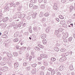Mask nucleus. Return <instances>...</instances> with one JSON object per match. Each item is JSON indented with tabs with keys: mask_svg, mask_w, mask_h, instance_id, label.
I'll list each match as a JSON object with an SVG mask.
<instances>
[{
	"mask_svg": "<svg viewBox=\"0 0 75 75\" xmlns=\"http://www.w3.org/2000/svg\"><path fill=\"white\" fill-rule=\"evenodd\" d=\"M21 26V24H17L16 23V24H15L13 26L14 28V29H17L18 27H19L20 28Z\"/></svg>",
	"mask_w": 75,
	"mask_h": 75,
	"instance_id": "f257e3e1",
	"label": "nucleus"
},
{
	"mask_svg": "<svg viewBox=\"0 0 75 75\" xmlns=\"http://www.w3.org/2000/svg\"><path fill=\"white\" fill-rule=\"evenodd\" d=\"M57 4H54V6L53 7V9L55 10H58V7Z\"/></svg>",
	"mask_w": 75,
	"mask_h": 75,
	"instance_id": "f03ea898",
	"label": "nucleus"
},
{
	"mask_svg": "<svg viewBox=\"0 0 75 75\" xmlns=\"http://www.w3.org/2000/svg\"><path fill=\"white\" fill-rule=\"evenodd\" d=\"M67 57H64L60 58L59 59V61L60 62H63V61H65Z\"/></svg>",
	"mask_w": 75,
	"mask_h": 75,
	"instance_id": "7ed1b4c3",
	"label": "nucleus"
},
{
	"mask_svg": "<svg viewBox=\"0 0 75 75\" xmlns=\"http://www.w3.org/2000/svg\"><path fill=\"white\" fill-rule=\"evenodd\" d=\"M40 56L42 58H46L47 57V55L45 54H42L40 55Z\"/></svg>",
	"mask_w": 75,
	"mask_h": 75,
	"instance_id": "20e7f679",
	"label": "nucleus"
},
{
	"mask_svg": "<svg viewBox=\"0 0 75 75\" xmlns=\"http://www.w3.org/2000/svg\"><path fill=\"white\" fill-rule=\"evenodd\" d=\"M68 33H66L64 34V36H63V38H68Z\"/></svg>",
	"mask_w": 75,
	"mask_h": 75,
	"instance_id": "39448f33",
	"label": "nucleus"
},
{
	"mask_svg": "<svg viewBox=\"0 0 75 75\" xmlns=\"http://www.w3.org/2000/svg\"><path fill=\"white\" fill-rule=\"evenodd\" d=\"M25 15L24 14L21 13V16H19L18 18H23L25 17Z\"/></svg>",
	"mask_w": 75,
	"mask_h": 75,
	"instance_id": "423d86ee",
	"label": "nucleus"
},
{
	"mask_svg": "<svg viewBox=\"0 0 75 75\" xmlns=\"http://www.w3.org/2000/svg\"><path fill=\"white\" fill-rule=\"evenodd\" d=\"M21 14H22L21 12H16V13H15V16H18H18H21Z\"/></svg>",
	"mask_w": 75,
	"mask_h": 75,
	"instance_id": "0eeeda50",
	"label": "nucleus"
},
{
	"mask_svg": "<svg viewBox=\"0 0 75 75\" xmlns=\"http://www.w3.org/2000/svg\"><path fill=\"white\" fill-rule=\"evenodd\" d=\"M6 54L8 57L11 58V57H13V55L12 54H11V53H7Z\"/></svg>",
	"mask_w": 75,
	"mask_h": 75,
	"instance_id": "6e6552de",
	"label": "nucleus"
},
{
	"mask_svg": "<svg viewBox=\"0 0 75 75\" xmlns=\"http://www.w3.org/2000/svg\"><path fill=\"white\" fill-rule=\"evenodd\" d=\"M41 38L44 39L46 37V35L45 34H43L41 36Z\"/></svg>",
	"mask_w": 75,
	"mask_h": 75,
	"instance_id": "1a4fd4ad",
	"label": "nucleus"
},
{
	"mask_svg": "<svg viewBox=\"0 0 75 75\" xmlns=\"http://www.w3.org/2000/svg\"><path fill=\"white\" fill-rule=\"evenodd\" d=\"M8 20V17H6L3 20V22H6Z\"/></svg>",
	"mask_w": 75,
	"mask_h": 75,
	"instance_id": "9d476101",
	"label": "nucleus"
},
{
	"mask_svg": "<svg viewBox=\"0 0 75 75\" xmlns=\"http://www.w3.org/2000/svg\"><path fill=\"white\" fill-rule=\"evenodd\" d=\"M33 29L34 31H38V28L37 26H34Z\"/></svg>",
	"mask_w": 75,
	"mask_h": 75,
	"instance_id": "9b49d317",
	"label": "nucleus"
},
{
	"mask_svg": "<svg viewBox=\"0 0 75 75\" xmlns=\"http://www.w3.org/2000/svg\"><path fill=\"white\" fill-rule=\"evenodd\" d=\"M54 50L56 51L57 52L59 51V49L57 47H54Z\"/></svg>",
	"mask_w": 75,
	"mask_h": 75,
	"instance_id": "f8f14e48",
	"label": "nucleus"
},
{
	"mask_svg": "<svg viewBox=\"0 0 75 75\" xmlns=\"http://www.w3.org/2000/svg\"><path fill=\"white\" fill-rule=\"evenodd\" d=\"M31 73L33 74H35V73H36V70L35 69H33L31 71Z\"/></svg>",
	"mask_w": 75,
	"mask_h": 75,
	"instance_id": "ddd939ff",
	"label": "nucleus"
},
{
	"mask_svg": "<svg viewBox=\"0 0 75 75\" xmlns=\"http://www.w3.org/2000/svg\"><path fill=\"white\" fill-rule=\"evenodd\" d=\"M46 21V19H45V18H43L41 20V22L42 23H45Z\"/></svg>",
	"mask_w": 75,
	"mask_h": 75,
	"instance_id": "4468645a",
	"label": "nucleus"
},
{
	"mask_svg": "<svg viewBox=\"0 0 75 75\" xmlns=\"http://www.w3.org/2000/svg\"><path fill=\"white\" fill-rule=\"evenodd\" d=\"M37 12H35L33 13V18H35L36 17V15H37Z\"/></svg>",
	"mask_w": 75,
	"mask_h": 75,
	"instance_id": "2eb2a0df",
	"label": "nucleus"
},
{
	"mask_svg": "<svg viewBox=\"0 0 75 75\" xmlns=\"http://www.w3.org/2000/svg\"><path fill=\"white\" fill-rule=\"evenodd\" d=\"M38 65L40 66V67H41L42 66V61L39 62H38Z\"/></svg>",
	"mask_w": 75,
	"mask_h": 75,
	"instance_id": "dca6fc26",
	"label": "nucleus"
},
{
	"mask_svg": "<svg viewBox=\"0 0 75 75\" xmlns=\"http://www.w3.org/2000/svg\"><path fill=\"white\" fill-rule=\"evenodd\" d=\"M42 42L43 44H46L47 43V40H46V39H43L42 40Z\"/></svg>",
	"mask_w": 75,
	"mask_h": 75,
	"instance_id": "f3484780",
	"label": "nucleus"
},
{
	"mask_svg": "<svg viewBox=\"0 0 75 75\" xmlns=\"http://www.w3.org/2000/svg\"><path fill=\"white\" fill-rule=\"evenodd\" d=\"M14 67H16V68L17 67H18V64L17 63V62H16L14 64Z\"/></svg>",
	"mask_w": 75,
	"mask_h": 75,
	"instance_id": "a211bd4d",
	"label": "nucleus"
},
{
	"mask_svg": "<svg viewBox=\"0 0 75 75\" xmlns=\"http://www.w3.org/2000/svg\"><path fill=\"white\" fill-rule=\"evenodd\" d=\"M59 69L60 70V71H62L64 69V67L62 66H61L59 68Z\"/></svg>",
	"mask_w": 75,
	"mask_h": 75,
	"instance_id": "6ab92c4d",
	"label": "nucleus"
},
{
	"mask_svg": "<svg viewBox=\"0 0 75 75\" xmlns=\"http://www.w3.org/2000/svg\"><path fill=\"white\" fill-rule=\"evenodd\" d=\"M55 74V70L54 69H53L51 72V74L52 75H54Z\"/></svg>",
	"mask_w": 75,
	"mask_h": 75,
	"instance_id": "aec40b11",
	"label": "nucleus"
},
{
	"mask_svg": "<svg viewBox=\"0 0 75 75\" xmlns=\"http://www.w3.org/2000/svg\"><path fill=\"white\" fill-rule=\"evenodd\" d=\"M60 24H63V25H65V22L64 21H62L60 22Z\"/></svg>",
	"mask_w": 75,
	"mask_h": 75,
	"instance_id": "412c9836",
	"label": "nucleus"
},
{
	"mask_svg": "<svg viewBox=\"0 0 75 75\" xmlns=\"http://www.w3.org/2000/svg\"><path fill=\"white\" fill-rule=\"evenodd\" d=\"M51 60L52 62H54L56 60V59L55 58L52 57L51 58Z\"/></svg>",
	"mask_w": 75,
	"mask_h": 75,
	"instance_id": "4be33fe9",
	"label": "nucleus"
},
{
	"mask_svg": "<svg viewBox=\"0 0 75 75\" xmlns=\"http://www.w3.org/2000/svg\"><path fill=\"white\" fill-rule=\"evenodd\" d=\"M44 16V14H43V13L42 12H41L39 14V16L40 17H42Z\"/></svg>",
	"mask_w": 75,
	"mask_h": 75,
	"instance_id": "5701e85b",
	"label": "nucleus"
},
{
	"mask_svg": "<svg viewBox=\"0 0 75 75\" xmlns=\"http://www.w3.org/2000/svg\"><path fill=\"white\" fill-rule=\"evenodd\" d=\"M35 50H38V51H39V50H40V48L37 47H35Z\"/></svg>",
	"mask_w": 75,
	"mask_h": 75,
	"instance_id": "b1692460",
	"label": "nucleus"
},
{
	"mask_svg": "<svg viewBox=\"0 0 75 75\" xmlns=\"http://www.w3.org/2000/svg\"><path fill=\"white\" fill-rule=\"evenodd\" d=\"M6 64V63L5 62H3L1 63H0V65H5Z\"/></svg>",
	"mask_w": 75,
	"mask_h": 75,
	"instance_id": "393cba45",
	"label": "nucleus"
},
{
	"mask_svg": "<svg viewBox=\"0 0 75 75\" xmlns=\"http://www.w3.org/2000/svg\"><path fill=\"white\" fill-rule=\"evenodd\" d=\"M31 55L32 56H33V58H34L35 57V54H34V52H31Z\"/></svg>",
	"mask_w": 75,
	"mask_h": 75,
	"instance_id": "a878e982",
	"label": "nucleus"
},
{
	"mask_svg": "<svg viewBox=\"0 0 75 75\" xmlns=\"http://www.w3.org/2000/svg\"><path fill=\"white\" fill-rule=\"evenodd\" d=\"M49 15H50V13L48 12L46 13L45 14V17H48V16H49Z\"/></svg>",
	"mask_w": 75,
	"mask_h": 75,
	"instance_id": "bb28decb",
	"label": "nucleus"
},
{
	"mask_svg": "<svg viewBox=\"0 0 75 75\" xmlns=\"http://www.w3.org/2000/svg\"><path fill=\"white\" fill-rule=\"evenodd\" d=\"M38 46L40 47V48H44V46L42 45L39 44L38 45Z\"/></svg>",
	"mask_w": 75,
	"mask_h": 75,
	"instance_id": "cd10ccee",
	"label": "nucleus"
},
{
	"mask_svg": "<svg viewBox=\"0 0 75 75\" xmlns=\"http://www.w3.org/2000/svg\"><path fill=\"white\" fill-rule=\"evenodd\" d=\"M6 67H4V68H2V70H1L2 72H4V71H6Z\"/></svg>",
	"mask_w": 75,
	"mask_h": 75,
	"instance_id": "c85d7f7f",
	"label": "nucleus"
},
{
	"mask_svg": "<svg viewBox=\"0 0 75 75\" xmlns=\"http://www.w3.org/2000/svg\"><path fill=\"white\" fill-rule=\"evenodd\" d=\"M72 38H73L72 37H70L68 39V40L70 42H71V41H72Z\"/></svg>",
	"mask_w": 75,
	"mask_h": 75,
	"instance_id": "c756f323",
	"label": "nucleus"
},
{
	"mask_svg": "<svg viewBox=\"0 0 75 75\" xmlns=\"http://www.w3.org/2000/svg\"><path fill=\"white\" fill-rule=\"evenodd\" d=\"M29 31L30 33H32V29H31V27H30L29 28Z\"/></svg>",
	"mask_w": 75,
	"mask_h": 75,
	"instance_id": "7c9ffc66",
	"label": "nucleus"
},
{
	"mask_svg": "<svg viewBox=\"0 0 75 75\" xmlns=\"http://www.w3.org/2000/svg\"><path fill=\"white\" fill-rule=\"evenodd\" d=\"M13 54L14 56H16L18 55V53L17 52H14L13 53Z\"/></svg>",
	"mask_w": 75,
	"mask_h": 75,
	"instance_id": "2f4dec72",
	"label": "nucleus"
},
{
	"mask_svg": "<svg viewBox=\"0 0 75 75\" xmlns=\"http://www.w3.org/2000/svg\"><path fill=\"white\" fill-rule=\"evenodd\" d=\"M45 5H44L43 4L41 5L40 7L42 8H45Z\"/></svg>",
	"mask_w": 75,
	"mask_h": 75,
	"instance_id": "473e14b6",
	"label": "nucleus"
},
{
	"mask_svg": "<svg viewBox=\"0 0 75 75\" xmlns=\"http://www.w3.org/2000/svg\"><path fill=\"white\" fill-rule=\"evenodd\" d=\"M18 40V38H16L14 39L13 41H14V42H17Z\"/></svg>",
	"mask_w": 75,
	"mask_h": 75,
	"instance_id": "72a5a7b5",
	"label": "nucleus"
},
{
	"mask_svg": "<svg viewBox=\"0 0 75 75\" xmlns=\"http://www.w3.org/2000/svg\"><path fill=\"white\" fill-rule=\"evenodd\" d=\"M14 37H17V36H18V33L17 32H16L14 35Z\"/></svg>",
	"mask_w": 75,
	"mask_h": 75,
	"instance_id": "f704fd0d",
	"label": "nucleus"
},
{
	"mask_svg": "<svg viewBox=\"0 0 75 75\" xmlns=\"http://www.w3.org/2000/svg\"><path fill=\"white\" fill-rule=\"evenodd\" d=\"M34 4L32 3H30L29 4V7H32L33 6Z\"/></svg>",
	"mask_w": 75,
	"mask_h": 75,
	"instance_id": "c9c22d12",
	"label": "nucleus"
},
{
	"mask_svg": "<svg viewBox=\"0 0 75 75\" xmlns=\"http://www.w3.org/2000/svg\"><path fill=\"white\" fill-rule=\"evenodd\" d=\"M65 50H66L65 49H61L60 50V51L61 52H65Z\"/></svg>",
	"mask_w": 75,
	"mask_h": 75,
	"instance_id": "e433bc0d",
	"label": "nucleus"
},
{
	"mask_svg": "<svg viewBox=\"0 0 75 75\" xmlns=\"http://www.w3.org/2000/svg\"><path fill=\"white\" fill-rule=\"evenodd\" d=\"M55 34L56 35L59 34V31H58V30H56L55 31Z\"/></svg>",
	"mask_w": 75,
	"mask_h": 75,
	"instance_id": "4c0bfd02",
	"label": "nucleus"
},
{
	"mask_svg": "<svg viewBox=\"0 0 75 75\" xmlns=\"http://www.w3.org/2000/svg\"><path fill=\"white\" fill-rule=\"evenodd\" d=\"M43 64L46 66H47L48 65V63L46 62H44Z\"/></svg>",
	"mask_w": 75,
	"mask_h": 75,
	"instance_id": "58836bf2",
	"label": "nucleus"
},
{
	"mask_svg": "<svg viewBox=\"0 0 75 75\" xmlns=\"http://www.w3.org/2000/svg\"><path fill=\"white\" fill-rule=\"evenodd\" d=\"M59 17L61 19H64V17L62 16L61 15H59Z\"/></svg>",
	"mask_w": 75,
	"mask_h": 75,
	"instance_id": "ea45409f",
	"label": "nucleus"
},
{
	"mask_svg": "<svg viewBox=\"0 0 75 75\" xmlns=\"http://www.w3.org/2000/svg\"><path fill=\"white\" fill-rule=\"evenodd\" d=\"M36 66H37V64H32L31 65V66L32 67H36Z\"/></svg>",
	"mask_w": 75,
	"mask_h": 75,
	"instance_id": "a19ab883",
	"label": "nucleus"
},
{
	"mask_svg": "<svg viewBox=\"0 0 75 75\" xmlns=\"http://www.w3.org/2000/svg\"><path fill=\"white\" fill-rule=\"evenodd\" d=\"M2 36L3 37V38H7V36L6 35H3Z\"/></svg>",
	"mask_w": 75,
	"mask_h": 75,
	"instance_id": "79ce46f5",
	"label": "nucleus"
},
{
	"mask_svg": "<svg viewBox=\"0 0 75 75\" xmlns=\"http://www.w3.org/2000/svg\"><path fill=\"white\" fill-rule=\"evenodd\" d=\"M21 48L22 50H24H24H26V47H23Z\"/></svg>",
	"mask_w": 75,
	"mask_h": 75,
	"instance_id": "37998d69",
	"label": "nucleus"
},
{
	"mask_svg": "<svg viewBox=\"0 0 75 75\" xmlns=\"http://www.w3.org/2000/svg\"><path fill=\"white\" fill-rule=\"evenodd\" d=\"M27 18L28 20H30L31 19V16H29L27 17Z\"/></svg>",
	"mask_w": 75,
	"mask_h": 75,
	"instance_id": "c03bdc74",
	"label": "nucleus"
},
{
	"mask_svg": "<svg viewBox=\"0 0 75 75\" xmlns=\"http://www.w3.org/2000/svg\"><path fill=\"white\" fill-rule=\"evenodd\" d=\"M67 1V0H61L62 3H65Z\"/></svg>",
	"mask_w": 75,
	"mask_h": 75,
	"instance_id": "a18cd8bd",
	"label": "nucleus"
},
{
	"mask_svg": "<svg viewBox=\"0 0 75 75\" xmlns=\"http://www.w3.org/2000/svg\"><path fill=\"white\" fill-rule=\"evenodd\" d=\"M26 69H27V70H28V71H30V67H26Z\"/></svg>",
	"mask_w": 75,
	"mask_h": 75,
	"instance_id": "49530a36",
	"label": "nucleus"
},
{
	"mask_svg": "<svg viewBox=\"0 0 75 75\" xmlns=\"http://www.w3.org/2000/svg\"><path fill=\"white\" fill-rule=\"evenodd\" d=\"M57 37H58V38H59V37H61V35L59 33L58 34H57Z\"/></svg>",
	"mask_w": 75,
	"mask_h": 75,
	"instance_id": "de8ad7c7",
	"label": "nucleus"
},
{
	"mask_svg": "<svg viewBox=\"0 0 75 75\" xmlns=\"http://www.w3.org/2000/svg\"><path fill=\"white\" fill-rule=\"evenodd\" d=\"M69 69H70V70L72 71V70L74 69V68H73V67H72V66L70 67L69 68Z\"/></svg>",
	"mask_w": 75,
	"mask_h": 75,
	"instance_id": "09e8293b",
	"label": "nucleus"
},
{
	"mask_svg": "<svg viewBox=\"0 0 75 75\" xmlns=\"http://www.w3.org/2000/svg\"><path fill=\"white\" fill-rule=\"evenodd\" d=\"M38 60H39L40 61H41L42 59V58L40 57H39L38 58Z\"/></svg>",
	"mask_w": 75,
	"mask_h": 75,
	"instance_id": "8fccbe9b",
	"label": "nucleus"
},
{
	"mask_svg": "<svg viewBox=\"0 0 75 75\" xmlns=\"http://www.w3.org/2000/svg\"><path fill=\"white\" fill-rule=\"evenodd\" d=\"M49 2V0H44V3H48Z\"/></svg>",
	"mask_w": 75,
	"mask_h": 75,
	"instance_id": "3c124183",
	"label": "nucleus"
},
{
	"mask_svg": "<svg viewBox=\"0 0 75 75\" xmlns=\"http://www.w3.org/2000/svg\"><path fill=\"white\" fill-rule=\"evenodd\" d=\"M13 18L14 19H16V18H17V15H14L13 17Z\"/></svg>",
	"mask_w": 75,
	"mask_h": 75,
	"instance_id": "603ef678",
	"label": "nucleus"
},
{
	"mask_svg": "<svg viewBox=\"0 0 75 75\" xmlns=\"http://www.w3.org/2000/svg\"><path fill=\"white\" fill-rule=\"evenodd\" d=\"M54 64H59V63H58V61H56L54 62Z\"/></svg>",
	"mask_w": 75,
	"mask_h": 75,
	"instance_id": "864d4df0",
	"label": "nucleus"
},
{
	"mask_svg": "<svg viewBox=\"0 0 75 75\" xmlns=\"http://www.w3.org/2000/svg\"><path fill=\"white\" fill-rule=\"evenodd\" d=\"M16 4L17 6H18L20 4V3H19V2H17L16 3Z\"/></svg>",
	"mask_w": 75,
	"mask_h": 75,
	"instance_id": "5fc2aeb1",
	"label": "nucleus"
},
{
	"mask_svg": "<svg viewBox=\"0 0 75 75\" xmlns=\"http://www.w3.org/2000/svg\"><path fill=\"white\" fill-rule=\"evenodd\" d=\"M30 2L31 3H35V1H34V0H31Z\"/></svg>",
	"mask_w": 75,
	"mask_h": 75,
	"instance_id": "6e6d98bb",
	"label": "nucleus"
},
{
	"mask_svg": "<svg viewBox=\"0 0 75 75\" xmlns=\"http://www.w3.org/2000/svg\"><path fill=\"white\" fill-rule=\"evenodd\" d=\"M27 65V64L25 62L23 64V65H24V66H26V65Z\"/></svg>",
	"mask_w": 75,
	"mask_h": 75,
	"instance_id": "4d7b16f0",
	"label": "nucleus"
},
{
	"mask_svg": "<svg viewBox=\"0 0 75 75\" xmlns=\"http://www.w3.org/2000/svg\"><path fill=\"white\" fill-rule=\"evenodd\" d=\"M49 29H48V28H46V32H47V33H48V32H49Z\"/></svg>",
	"mask_w": 75,
	"mask_h": 75,
	"instance_id": "13d9d810",
	"label": "nucleus"
},
{
	"mask_svg": "<svg viewBox=\"0 0 75 75\" xmlns=\"http://www.w3.org/2000/svg\"><path fill=\"white\" fill-rule=\"evenodd\" d=\"M37 6H34L33 7V9H35V8H37Z\"/></svg>",
	"mask_w": 75,
	"mask_h": 75,
	"instance_id": "bf43d9fd",
	"label": "nucleus"
},
{
	"mask_svg": "<svg viewBox=\"0 0 75 75\" xmlns=\"http://www.w3.org/2000/svg\"><path fill=\"white\" fill-rule=\"evenodd\" d=\"M71 26H72V27H73V23L70 24V25H69L68 27H71Z\"/></svg>",
	"mask_w": 75,
	"mask_h": 75,
	"instance_id": "052dcab7",
	"label": "nucleus"
},
{
	"mask_svg": "<svg viewBox=\"0 0 75 75\" xmlns=\"http://www.w3.org/2000/svg\"><path fill=\"white\" fill-rule=\"evenodd\" d=\"M48 70L49 71H50V72H51V71H52V69L50 68L48 69Z\"/></svg>",
	"mask_w": 75,
	"mask_h": 75,
	"instance_id": "680f3d73",
	"label": "nucleus"
},
{
	"mask_svg": "<svg viewBox=\"0 0 75 75\" xmlns=\"http://www.w3.org/2000/svg\"><path fill=\"white\" fill-rule=\"evenodd\" d=\"M3 59L4 60V61H6V60L7 59V58H6L5 57H3Z\"/></svg>",
	"mask_w": 75,
	"mask_h": 75,
	"instance_id": "e2e57ef3",
	"label": "nucleus"
},
{
	"mask_svg": "<svg viewBox=\"0 0 75 75\" xmlns=\"http://www.w3.org/2000/svg\"><path fill=\"white\" fill-rule=\"evenodd\" d=\"M50 75V72H49L47 71V73L46 74V75Z\"/></svg>",
	"mask_w": 75,
	"mask_h": 75,
	"instance_id": "0e129e2a",
	"label": "nucleus"
},
{
	"mask_svg": "<svg viewBox=\"0 0 75 75\" xmlns=\"http://www.w3.org/2000/svg\"><path fill=\"white\" fill-rule=\"evenodd\" d=\"M27 50H30V47L28 46V47H27Z\"/></svg>",
	"mask_w": 75,
	"mask_h": 75,
	"instance_id": "69168bd1",
	"label": "nucleus"
},
{
	"mask_svg": "<svg viewBox=\"0 0 75 75\" xmlns=\"http://www.w3.org/2000/svg\"><path fill=\"white\" fill-rule=\"evenodd\" d=\"M9 22H11H11H13V19H10L9 20Z\"/></svg>",
	"mask_w": 75,
	"mask_h": 75,
	"instance_id": "338daca9",
	"label": "nucleus"
},
{
	"mask_svg": "<svg viewBox=\"0 0 75 75\" xmlns=\"http://www.w3.org/2000/svg\"><path fill=\"white\" fill-rule=\"evenodd\" d=\"M57 75H61V73L59 72H57Z\"/></svg>",
	"mask_w": 75,
	"mask_h": 75,
	"instance_id": "774afa93",
	"label": "nucleus"
}]
</instances>
